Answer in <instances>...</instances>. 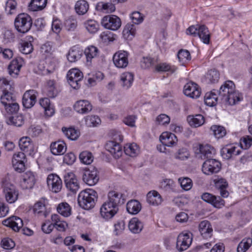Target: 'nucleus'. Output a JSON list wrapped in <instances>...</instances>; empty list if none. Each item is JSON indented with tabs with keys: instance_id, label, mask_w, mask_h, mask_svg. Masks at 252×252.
Wrapping results in <instances>:
<instances>
[{
	"instance_id": "1",
	"label": "nucleus",
	"mask_w": 252,
	"mask_h": 252,
	"mask_svg": "<svg viewBox=\"0 0 252 252\" xmlns=\"http://www.w3.org/2000/svg\"><path fill=\"white\" fill-rule=\"evenodd\" d=\"M96 199V192L92 189H87L80 192L78 202L81 208L89 210L94 206Z\"/></svg>"
},
{
	"instance_id": "2",
	"label": "nucleus",
	"mask_w": 252,
	"mask_h": 252,
	"mask_svg": "<svg viewBox=\"0 0 252 252\" xmlns=\"http://www.w3.org/2000/svg\"><path fill=\"white\" fill-rule=\"evenodd\" d=\"M32 22L31 17L27 13L18 14L14 20V26L18 32L26 33L30 31Z\"/></svg>"
},
{
	"instance_id": "3",
	"label": "nucleus",
	"mask_w": 252,
	"mask_h": 252,
	"mask_svg": "<svg viewBox=\"0 0 252 252\" xmlns=\"http://www.w3.org/2000/svg\"><path fill=\"white\" fill-rule=\"evenodd\" d=\"M186 33L194 36H198L204 44H208L210 42V33L205 25L190 26L187 29Z\"/></svg>"
},
{
	"instance_id": "4",
	"label": "nucleus",
	"mask_w": 252,
	"mask_h": 252,
	"mask_svg": "<svg viewBox=\"0 0 252 252\" xmlns=\"http://www.w3.org/2000/svg\"><path fill=\"white\" fill-rule=\"evenodd\" d=\"M82 179L89 186L95 185L99 180L98 172L95 167H90L83 169Z\"/></svg>"
},
{
	"instance_id": "5",
	"label": "nucleus",
	"mask_w": 252,
	"mask_h": 252,
	"mask_svg": "<svg viewBox=\"0 0 252 252\" xmlns=\"http://www.w3.org/2000/svg\"><path fill=\"white\" fill-rule=\"evenodd\" d=\"M118 210V205L107 200L102 205L100 212L101 216L103 219L108 220L112 218L117 213Z\"/></svg>"
},
{
	"instance_id": "6",
	"label": "nucleus",
	"mask_w": 252,
	"mask_h": 252,
	"mask_svg": "<svg viewBox=\"0 0 252 252\" xmlns=\"http://www.w3.org/2000/svg\"><path fill=\"white\" fill-rule=\"evenodd\" d=\"M192 234L189 231H184L180 233L177 241L176 247L180 251H184L189 248L192 243Z\"/></svg>"
},
{
	"instance_id": "7",
	"label": "nucleus",
	"mask_w": 252,
	"mask_h": 252,
	"mask_svg": "<svg viewBox=\"0 0 252 252\" xmlns=\"http://www.w3.org/2000/svg\"><path fill=\"white\" fill-rule=\"evenodd\" d=\"M101 25L105 29L116 31L121 26V20L119 17L116 15H107L102 19Z\"/></svg>"
},
{
	"instance_id": "8",
	"label": "nucleus",
	"mask_w": 252,
	"mask_h": 252,
	"mask_svg": "<svg viewBox=\"0 0 252 252\" xmlns=\"http://www.w3.org/2000/svg\"><path fill=\"white\" fill-rule=\"evenodd\" d=\"M220 169V163L215 159H208L203 164L202 172L206 175H211L218 172Z\"/></svg>"
},
{
	"instance_id": "9",
	"label": "nucleus",
	"mask_w": 252,
	"mask_h": 252,
	"mask_svg": "<svg viewBox=\"0 0 252 252\" xmlns=\"http://www.w3.org/2000/svg\"><path fill=\"white\" fill-rule=\"evenodd\" d=\"M128 56L129 53L126 51L121 50L117 52L113 57L114 65L120 68L126 67L128 63Z\"/></svg>"
},
{
	"instance_id": "10",
	"label": "nucleus",
	"mask_w": 252,
	"mask_h": 252,
	"mask_svg": "<svg viewBox=\"0 0 252 252\" xmlns=\"http://www.w3.org/2000/svg\"><path fill=\"white\" fill-rule=\"evenodd\" d=\"M183 92L186 96L192 98H198L201 93L200 87L192 81H189L184 86Z\"/></svg>"
},
{
	"instance_id": "11",
	"label": "nucleus",
	"mask_w": 252,
	"mask_h": 252,
	"mask_svg": "<svg viewBox=\"0 0 252 252\" xmlns=\"http://www.w3.org/2000/svg\"><path fill=\"white\" fill-rule=\"evenodd\" d=\"M26 156L23 152H18L13 155L12 158V166L18 172H23L25 169Z\"/></svg>"
},
{
	"instance_id": "12",
	"label": "nucleus",
	"mask_w": 252,
	"mask_h": 252,
	"mask_svg": "<svg viewBox=\"0 0 252 252\" xmlns=\"http://www.w3.org/2000/svg\"><path fill=\"white\" fill-rule=\"evenodd\" d=\"M35 182L34 174L32 171H28L21 175L20 185L23 189H31L33 187Z\"/></svg>"
},
{
	"instance_id": "13",
	"label": "nucleus",
	"mask_w": 252,
	"mask_h": 252,
	"mask_svg": "<svg viewBox=\"0 0 252 252\" xmlns=\"http://www.w3.org/2000/svg\"><path fill=\"white\" fill-rule=\"evenodd\" d=\"M24 64L25 61L22 58L20 57H16L12 60L8 65L9 74L12 77H17L21 68Z\"/></svg>"
},
{
	"instance_id": "14",
	"label": "nucleus",
	"mask_w": 252,
	"mask_h": 252,
	"mask_svg": "<svg viewBox=\"0 0 252 252\" xmlns=\"http://www.w3.org/2000/svg\"><path fill=\"white\" fill-rule=\"evenodd\" d=\"M3 192L7 202L13 203L17 200L18 191L13 185L10 184H5L3 187Z\"/></svg>"
},
{
	"instance_id": "15",
	"label": "nucleus",
	"mask_w": 252,
	"mask_h": 252,
	"mask_svg": "<svg viewBox=\"0 0 252 252\" xmlns=\"http://www.w3.org/2000/svg\"><path fill=\"white\" fill-rule=\"evenodd\" d=\"M38 93L34 90L27 91L23 96V104L25 107L30 108L32 107L36 101Z\"/></svg>"
},
{
	"instance_id": "16",
	"label": "nucleus",
	"mask_w": 252,
	"mask_h": 252,
	"mask_svg": "<svg viewBox=\"0 0 252 252\" xmlns=\"http://www.w3.org/2000/svg\"><path fill=\"white\" fill-rule=\"evenodd\" d=\"M47 183L51 190L56 193L59 192L62 187V180L56 174L49 175L47 178Z\"/></svg>"
},
{
	"instance_id": "17",
	"label": "nucleus",
	"mask_w": 252,
	"mask_h": 252,
	"mask_svg": "<svg viewBox=\"0 0 252 252\" xmlns=\"http://www.w3.org/2000/svg\"><path fill=\"white\" fill-rule=\"evenodd\" d=\"M241 153V149L238 145H227L221 151L222 157L226 159H230L233 156L239 155Z\"/></svg>"
},
{
	"instance_id": "18",
	"label": "nucleus",
	"mask_w": 252,
	"mask_h": 252,
	"mask_svg": "<svg viewBox=\"0 0 252 252\" xmlns=\"http://www.w3.org/2000/svg\"><path fill=\"white\" fill-rule=\"evenodd\" d=\"M73 108L77 113L85 114L91 111L93 106L89 101L82 99L75 102L73 105Z\"/></svg>"
},
{
	"instance_id": "19",
	"label": "nucleus",
	"mask_w": 252,
	"mask_h": 252,
	"mask_svg": "<svg viewBox=\"0 0 252 252\" xmlns=\"http://www.w3.org/2000/svg\"><path fill=\"white\" fill-rule=\"evenodd\" d=\"M64 182L67 189L73 193L76 192L79 188L77 180L72 172L67 173L64 175Z\"/></svg>"
},
{
	"instance_id": "20",
	"label": "nucleus",
	"mask_w": 252,
	"mask_h": 252,
	"mask_svg": "<svg viewBox=\"0 0 252 252\" xmlns=\"http://www.w3.org/2000/svg\"><path fill=\"white\" fill-rule=\"evenodd\" d=\"M19 146L22 151L30 155H32L34 152V145L29 137L25 136L20 138L19 141Z\"/></svg>"
},
{
	"instance_id": "21",
	"label": "nucleus",
	"mask_w": 252,
	"mask_h": 252,
	"mask_svg": "<svg viewBox=\"0 0 252 252\" xmlns=\"http://www.w3.org/2000/svg\"><path fill=\"white\" fill-rule=\"evenodd\" d=\"M243 99L242 95L238 92L234 91L232 93L221 98L220 102L226 105H233L241 101Z\"/></svg>"
},
{
	"instance_id": "22",
	"label": "nucleus",
	"mask_w": 252,
	"mask_h": 252,
	"mask_svg": "<svg viewBox=\"0 0 252 252\" xmlns=\"http://www.w3.org/2000/svg\"><path fill=\"white\" fill-rule=\"evenodd\" d=\"M2 224L11 228L15 231H18L23 225L22 219L16 216H12L3 220Z\"/></svg>"
},
{
	"instance_id": "23",
	"label": "nucleus",
	"mask_w": 252,
	"mask_h": 252,
	"mask_svg": "<svg viewBox=\"0 0 252 252\" xmlns=\"http://www.w3.org/2000/svg\"><path fill=\"white\" fill-rule=\"evenodd\" d=\"M198 229L201 235L204 239H208L213 235V228L209 221L203 220L199 224Z\"/></svg>"
},
{
	"instance_id": "24",
	"label": "nucleus",
	"mask_w": 252,
	"mask_h": 252,
	"mask_svg": "<svg viewBox=\"0 0 252 252\" xmlns=\"http://www.w3.org/2000/svg\"><path fill=\"white\" fill-rule=\"evenodd\" d=\"M160 141L162 144L168 147H172L175 146L178 141V139L176 135L169 132H163L159 138Z\"/></svg>"
},
{
	"instance_id": "25",
	"label": "nucleus",
	"mask_w": 252,
	"mask_h": 252,
	"mask_svg": "<svg viewBox=\"0 0 252 252\" xmlns=\"http://www.w3.org/2000/svg\"><path fill=\"white\" fill-rule=\"evenodd\" d=\"M200 157L202 159L212 158L216 154L214 148L209 144L199 145Z\"/></svg>"
},
{
	"instance_id": "26",
	"label": "nucleus",
	"mask_w": 252,
	"mask_h": 252,
	"mask_svg": "<svg viewBox=\"0 0 252 252\" xmlns=\"http://www.w3.org/2000/svg\"><path fill=\"white\" fill-rule=\"evenodd\" d=\"M106 149L115 158H119L122 155V148L120 145L115 141L108 142L105 145Z\"/></svg>"
},
{
	"instance_id": "27",
	"label": "nucleus",
	"mask_w": 252,
	"mask_h": 252,
	"mask_svg": "<svg viewBox=\"0 0 252 252\" xmlns=\"http://www.w3.org/2000/svg\"><path fill=\"white\" fill-rule=\"evenodd\" d=\"M83 54V49L78 45L73 46L69 51L67 60L73 63L79 60Z\"/></svg>"
},
{
	"instance_id": "28",
	"label": "nucleus",
	"mask_w": 252,
	"mask_h": 252,
	"mask_svg": "<svg viewBox=\"0 0 252 252\" xmlns=\"http://www.w3.org/2000/svg\"><path fill=\"white\" fill-rule=\"evenodd\" d=\"M66 144L63 141L52 142L50 145L51 153L56 156L63 155L66 152Z\"/></svg>"
},
{
	"instance_id": "29",
	"label": "nucleus",
	"mask_w": 252,
	"mask_h": 252,
	"mask_svg": "<svg viewBox=\"0 0 252 252\" xmlns=\"http://www.w3.org/2000/svg\"><path fill=\"white\" fill-rule=\"evenodd\" d=\"M235 86L234 83L231 80H227L221 85L219 93L220 100L221 98L227 96L228 94L235 91Z\"/></svg>"
},
{
	"instance_id": "30",
	"label": "nucleus",
	"mask_w": 252,
	"mask_h": 252,
	"mask_svg": "<svg viewBox=\"0 0 252 252\" xmlns=\"http://www.w3.org/2000/svg\"><path fill=\"white\" fill-rule=\"evenodd\" d=\"M147 201L148 203L154 206L160 205L162 202V198L159 193L156 191H149L147 195Z\"/></svg>"
},
{
	"instance_id": "31",
	"label": "nucleus",
	"mask_w": 252,
	"mask_h": 252,
	"mask_svg": "<svg viewBox=\"0 0 252 252\" xmlns=\"http://www.w3.org/2000/svg\"><path fill=\"white\" fill-rule=\"evenodd\" d=\"M83 53L85 55L87 64L90 65L93 59L97 57L98 53V50L95 46H89L87 47L84 51L83 50Z\"/></svg>"
},
{
	"instance_id": "32",
	"label": "nucleus",
	"mask_w": 252,
	"mask_h": 252,
	"mask_svg": "<svg viewBox=\"0 0 252 252\" xmlns=\"http://www.w3.org/2000/svg\"><path fill=\"white\" fill-rule=\"evenodd\" d=\"M110 202H112L114 204L118 205L123 204L125 202V199L123 195L115 191L109 192L108 194V200Z\"/></svg>"
},
{
	"instance_id": "33",
	"label": "nucleus",
	"mask_w": 252,
	"mask_h": 252,
	"mask_svg": "<svg viewBox=\"0 0 252 252\" xmlns=\"http://www.w3.org/2000/svg\"><path fill=\"white\" fill-rule=\"evenodd\" d=\"M218 91L216 90L207 93L204 97L205 104L209 106L216 105L218 101Z\"/></svg>"
},
{
	"instance_id": "34",
	"label": "nucleus",
	"mask_w": 252,
	"mask_h": 252,
	"mask_svg": "<svg viewBox=\"0 0 252 252\" xmlns=\"http://www.w3.org/2000/svg\"><path fill=\"white\" fill-rule=\"evenodd\" d=\"M155 69L157 72H167L172 74L176 71L177 67L167 63H160L155 66Z\"/></svg>"
},
{
	"instance_id": "35",
	"label": "nucleus",
	"mask_w": 252,
	"mask_h": 252,
	"mask_svg": "<svg viewBox=\"0 0 252 252\" xmlns=\"http://www.w3.org/2000/svg\"><path fill=\"white\" fill-rule=\"evenodd\" d=\"M143 228V224L142 221L136 218L131 219L129 222L128 228L133 233H139Z\"/></svg>"
},
{
	"instance_id": "36",
	"label": "nucleus",
	"mask_w": 252,
	"mask_h": 252,
	"mask_svg": "<svg viewBox=\"0 0 252 252\" xmlns=\"http://www.w3.org/2000/svg\"><path fill=\"white\" fill-rule=\"evenodd\" d=\"M187 121L191 126L194 127L202 126L205 122L204 117L200 114L189 116L187 118Z\"/></svg>"
},
{
	"instance_id": "37",
	"label": "nucleus",
	"mask_w": 252,
	"mask_h": 252,
	"mask_svg": "<svg viewBox=\"0 0 252 252\" xmlns=\"http://www.w3.org/2000/svg\"><path fill=\"white\" fill-rule=\"evenodd\" d=\"M39 104L44 109L46 115L50 117L54 114V109L51 104L49 98L44 97L40 99Z\"/></svg>"
},
{
	"instance_id": "38",
	"label": "nucleus",
	"mask_w": 252,
	"mask_h": 252,
	"mask_svg": "<svg viewBox=\"0 0 252 252\" xmlns=\"http://www.w3.org/2000/svg\"><path fill=\"white\" fill-rule=\"evenodd\" d=\"M62 131L65 136L71 140H76L80 135V131L72 127L68 128L63 127Z\"/></svg>"
},
{
	"instance_id": "39",
	"label": "nucleus",
	"mask_w": 252,
	"mask_h": 252,
	"mask_svg": "<svg viewBox=\"0 0 252 252\" xmlns=\"http://www.w3.org/2000/svg\"><path fill=\"white\" fill-rule=\"evenodd\" d=\"M141 209L140 202L136 200H131L126 204V210L131 214H137Z\"/></svg>"
},
{
	"instance_id": "40",
	"label": "nucleus",
	"mask_w": 252,
	"mask_h": 252,
	"mask_svg": "<svg viewBox=\"0 0 252 252\" xmlns=\"http://www.w3.org/2000/svg\"><path fill=\"white\" fill-rule=\"evenodd\" d=\"M33 211L35 214L45 218L48 215L44 201H39L34 205Z\"/></svg>"
},
{
	"instance_id": "41",
	"label": "nucleus",
	"mask_w": 252,
	"mask_h": 252,
	"mask_svg": "<svg viewBox=\"0 0 252 252\" xmlns=\"http://www.w3.org/2000/svg\"><path fill=\"white\" fill-rule=\"evenodd\" d=\"M136 33L135 26L131 24H126L123 31V37L126 39L131 40L134 36Z\"/></svg>"
},
{
	"instance_id": "42",
	"label": "nucleus",
	"mask_w": 252,
	"mask_h": 252,
	"mask_svg": "<svg viewBox=\"0 0 252 252\" xmlns=\"http://www.w3.org/2000/svg\"><path fill=\"white\" fill-rule=\"evenodd\" d=\"M18 3L16 0H7L4 5V10L8 15L15 14L16 13Z\"/></svg>"
},
{
	"instance_id": "43",
	"label": "nucleus",
	"mask_w": 252,
	"mask_h": 252,
	"mask_svg": "<svg viewBox=\"0 0 252 252\" xmlns=\"http://www.w3.org/2000/svg\"><path fill=\"white\" fill-rule=\"evenodd\" d=\"M51 220L54 223V227L59 231H63L67 226L66 222L61 220L60 216L57 214L52 215Z\"/></svg>"
},
{
	"instance_id": "44",
	"label": "nucleus",
	"mask_w": 252,
	"mask_h": 252,
	"mask_svg": "<svg viewBox=\"0 0 252 252\" xmlns=\"http://www.w3.org/2000/svg\"><path fill=\"white\" fill-rule=\"evenodd\" d=\"M96 8L103 13H110L115 11L116 8L114 4L111 2H100L98 3Z\"/></svg>"
},
{
	"instance_id": "45",
	"label": "nucleus",
	"mask_w": 252,
	"mask_h": 252,
	"mask_svg": "<svg viewBox=\"0 0 252 252\" xmlns=\"http://www.w3.org/2000/svg\"><path fill=\"white\" fill-rule=\"evenodd\" d=\"M47 0H32L29 9L32 11L41 10L46 5Z\"/></svg>"
},
{
	"instance_id": "46",
	"label": "nucleus",
	"mask_w": 252,
	"mask_h": 252,
	"mask_svg": "<svg viewBox=\"0 0 252 252\" xmlns=\"http://www.w3.org/2000/svg\"><path fill=\"white\" fill-rule=\"evenodd\" d=\"M89 5L85 0H78L75 5V9L79 15H84L88 10Z\"/></svg>"
},
{
	"instance_id": "47",
	"label": "nucleus",
	"mask_w": 252,
	"mask_h": 252,
	"mask_svg": "<svg viewBox=\"0 0 252 252\" xmlns=\"http://www.w3.org/2000/svg\"><path fill=\"white\" fill-rule=\"evenodd\" d=\"M252 245V239L250 237L244 238L237 246V252H246Z\"/></svg>"
},
{
	"instance_id": "48",
	"label": "nucleus",
	"mask_w": 252,
	"mask_h": 252,
	"mask_svg": "<svg viewBox=\"0 0 252 252\" xmlns=\"http://www.w3.org/2000/svg\"><path fill=\"white\" fill-rule=\"evenodd\" d=\"M124 149L126 154L130 157H135L139 153V148L134 143L126 144Z\"/></svg>"
},
{
	"instance_id": "49",
	"label": "nucleus",
	"mask_w": 252,
	"mask_h": 252,
	"mask_svg": "<svg viewBox=\"0 0 252 252\" xmlns=\"http://www.w3.org/2000/svg\"><path fill=\"white\" fill-rule=\"evenodd\" d=\"M58 212L63 217H67L71 215V208L66 202L60 203L57 208Z\"/></svg>"
},
{
	"instance_id": "50",
	"label": "nucleus",
	"mask_w": 252,
	"mask_h": 252,
	"mask_svg": "<svg viewBox=\"0 0 252 252\" xmlns=\"http://www.w3.org/2000/svg\"><path fill=\"white\" fill-rule=\"evenodd\" d=\"M85 124L89 127H94L99 125L100 119L96 115H89L85 118Z\"/></svg>"
},
{
	"instance_id": "51",
	"label": "nucleus",
	"mask_w": 252,
	"mask_h": 252,
	"mask_svg": "<svg viewBox=\"0 0 252 252\" xmlns=\"http://www.w3.org/2000/svg\"><path fill=\"white\" fill-rule=\"evenodd\" d=\"M1 81V89L2 93H12L14 91V85L12 80H0Z\"/></svg>"
},
{
	"instance_id": "52",
	"label": "nucleus",
	"mask_w": 252,
	"mask_h": 252,
	"mask_svg": "<svg viewBox=\"0 0 252 252\" xmlns=\"http://www.w3.org/2000/svg\"><path fill=\"white\" fill-rule=\"evenodd\" d=\"M178 60L182 65H184L191 60L190 53L187 50H180L177 55Z\"/></svg>"
},
{
	"instance_id": "53",
	"label": "nucleus",
	"mask_w": 252,
	"mask_h": 252,
	"mask_svg": "<svg viewBox=\"0 0 252 252\" xmlns=\"http://www.w3.org/2000/svg\"><path fill=\"white\" fill-rule=\"evenodd\" d=\"M20 51L24 54H29L33 51V46L31 41L22 40L19 46Z\"/></svg>"
},
{
	"instance_id": "54",
	"label": "nucleus",
	"mask_w": 252,
	"mask_h": 252,
	"mask_svg": "<svg viewBox=\"0 0 252 252\" xmlns=\"http://www.w3.org/2000/svg\"><path fill=\"white\" fill-rule=\"evenodd\" d=\"M46 93L47 96L51 98L55 97L58 94V91L55 87L53 80H49L46 88Z\"/></svg>"
},
{
	"instance_id": "55",
	"label": "nucleus",
	"mask_w": 252,
	"mask_h": 252,
	"mask_svg": "<svg viewBox=\"0 0 252 252\" xmlns=\"http://www.w3.org/2000/svg\"><path fill=\"white\" fill-rule=\"evenodd\" d=\"M210 129L213 131L214 136L218 139L223 137L226 133L225 128L222 126L213 125Z\"/></svg>"
},
{
	"instance_id": "56",
	"label": "nucleus",
	"mask_w": 252,
	"mask_h": 252,
	"mask_svg": "<svg viewBox=\"0 0 252 252\" xmlns=\"http://www.w3.org/2000/svg\"><path fill=\"white\" fill-rule=\"evenodd\" d=\"M77 19L73 17H70L64 22V28L69 32L74 31L77 27Z\"/></svg>"
},
{
	"instance_id": "57",
	"label": "nucleus",
	"mask_w": 252,
	"mask_h": 252,
	"mask_svg": "<svg viewBox=\"0 0 252 252\" xmlns=\"http://www.w3.org/2000/svg\"><path fill=\"white\" fill-rule=\"evenodd\" d=\"M174 158L179 160H185L189 157V150L186 148H179L174 155Z\"/></svg>"
},
{
	"instance_id": "58",
	"label": "nucleus",
	"mask_w": 252,
	"mask_h": 252,
	"mask_svg": "<svg viewBox=\"0 0 252 252\" xmlns=\"http://www.w3.org/2000/svg\"><path fill=\"white\" fill-rule=\"evenodd\" d=\"M86 29L91 33H95L99 29L98 24L94 20H90L84 23Z\"/></svg>"
},
{
	"instance_id": "59",
	"label": "nucleus",
	"mask_w": 252,
	"mask_h": 252,
	"mask_svg": "<svg viewBox=\"0 0 252 252\" xmlns=\"http://www.w3.org/2000/svg\"><path fill=\"white\" fill-rule=\"evenodd\" d=\"M16 98L12 93H2L0 97V101L3 107L13 102Z\"/></svg>"
},
{
	"instance_id": "60",
	"label": "nucleus",
	"mask_w": 252,
	"mask_h": 252,
	"mask_svg": "<svg viewBox=\"0 0 252 252\" xmlns=\"http://www.w3.org/2000/svg\"><path fill=\"white\" fill-rule=\"evenodd\" d=\"M3 109L7 114H14L18 112L19 105L15 100L13 102L9 103V104H7L3 107Z\"/></svg>"
},
{
	"instance_id": "61",
	"label": "nucleus",
	"mask_w": 252,
	"mask_h": 252,
	"mask_svg": "<svg viewBox=\"0 0 252 252\" xmlns=\"http://www.w3.org/2000/svg\"><path fill=\"white\" fill-rule=\"evenodd\" d=\"M24 118L22 115L10 117L7 120V123L8 125H13L18 127L22 126L24 124Z\"/></svg>"
},
{
	"instance_id": "62",
	"label": "nucleus",
	"mask_w": 252,
	"mask_h": 252,
	"mask_svg": "<svg viewBox=\"0 0 252 252\" xmlns=\"http://www.w3.org/2000/svg\"><path fill=\"white\" fill-rule=\"evenodd\" d=\"M79 158L82 162L86 164H91L94 159L92 154L88 151L82 152L79 155Z\"/></svg>"
},
{
	"instance_id": "63",
	"label": "nucleus",
	"mask_w": 252,
	"mask_h": 252,
	"mask_svg": "<svg viewBox=\"0 0 252 252\" xmlns=\"http://www.w3.org/2000/svg\"><path fill=\"white\" fill-rule=\"evenodd\" d=\"M67 79H82L83 74L81 70L77 68H73L69 70L66 74Z\"/></svg>"
},
{
	"instance_id": "64",
	"label": "nucleus",
	"mask_w": 252,
	"mask_h": 252,
	"mask_svg": "<svg viewBox=\"0 0 252 252\" xmlns=\"http://www.w3.org/2000/svg\"><path fill=\"white\" fill-rule=\"evenodd\" d=\"M182 188L185 190H189L192 186V182L190 179L187 177L180 178L178 179Z\"/></svg>"
}]
</instances>
